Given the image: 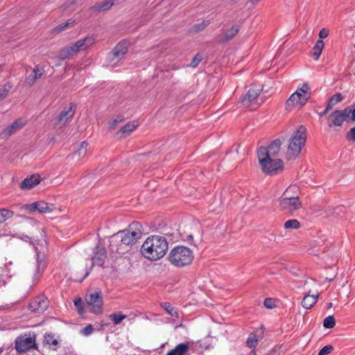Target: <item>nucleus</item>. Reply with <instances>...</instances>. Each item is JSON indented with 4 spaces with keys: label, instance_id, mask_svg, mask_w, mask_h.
<instances>
[{
    "label": "nucleus",
    "instance_id": "c756f323",
    "mask_svg": "<svg viewBox=\"0 0 355 355\" xmlns=\"http://www.w3.org/2000/svg\"><path fill=\"white\" fill-rule=\"evenodd\" d=\"M74 24V21H66L64 23H62L61 24H59L56 27L53 28L51 31V34L55 35L61 33L62 31L66 30L69 27L73 26Z\"/></svg>",
    "mask_w": 355,
    "mask_h": 355
},
{
    "label": "nucleus",
    "instance_id": "864d4df0",
    "mask_svg": "<svg viewBox=\"0 0 355 355\" xmlns=\"http://www.w3.org/2000/svg\"><path fill=\"white\" fill-rule=\"evenodd\" d=\"M275 238H276L275 234H272H272H269L268 237V239L270 241L275 240Z\"/></svg>",
    "mask_w": 355,
    "mask_h": 355
},
{
    "label": "nucleus",
    "instance_id": "9d476101",
    "mask_svg": "<svg viewBox=\"0 0 355 355\" xmlns=\"http://www.w3.org/2000/svg\"><path fill=\"white\" fill-rule=\"evenodd\" d=\"M288 190L284 193V197L279 200V207L281 210L293 212L302 207V202L298 196H288Z\"/></svg>",
    "mask_w": 355,
    "mask_h": 355
},
{
    "label": "nucleus",
    "instance_id": "c03bdc74",
    "mask_svg": "<svg viewBox=\"0 0 355 355\" xmlns=\"http://www.w3.org/2000/svg\"><path fill=\"white\" fill-rule=\"evenodd\" d=\"M334 350V347L331 345H327L323 347L318 354V355H327Z\"/></svg>",
    "mask_w": 355,
    "mask_h": 355
},
{
    "label": "nucleus",
    "instance_id": "49530a36",
    "mask_svg": "<svg viewBox=\"0 0 355 355\" xmlns=\"http://www.w3.org/2000/svg\"><path fill=\"white\" fill-rule=\"evenodd\" d=\"M94 331V327L92 324H88L85 328L80 330V333L84 336H89Z\"/></svg>",
    "mask_w": 355,
    "mask_h": 355
},
{
    "label": "nucleus",
    "instance_id": "9b49d317",
    "mask_svg": "<svg viewBox=\"0 0 355 355\" xmlns=\"http://www.w3.org/2000/svg\"><path fill=\"white\" fill-rule=\"evenodd\" d=\"M349 107H347L342 110H335L332 112L327 118L328 126L329 128L341 126L344 121L349 117Z\"/></svg>",
    "mask_w": 355,
    "mask_h": 355
},
{
    "label": "nucleus",
    "instance_id": "5fc2aeb1",
    "mask_svg": "<svg viewBox=\"0 0 355 355\" xmlns=\"http://www.w3.org/2000/svg\"><path fill=\"white\" fill-rule=\"evenodd\" d=\"M185 240L187 241H193V236L191 234L187 236V239Z\"/></svg>",
    "mask_w": 355,
    "mask_h": 355
},
{
    "label": "nucleus",
    "instance_id": "20e7f679",
    "mask_svg": "<svg viewBox=\"0 0 355 355\" xmlns=\"http://www.w3.org/2000/svg\"><path fill=\"white\" fill-rule=\"evenodd\" d=\"M257 156L263 171L267 175H276L284 170V163L280 159H272L268 156L264 146L258 148Z\"/></svg>",
    "mask_w": 355,
    "mask_h": 355
},
{
    "label": "nucleus",
    "instance_id": "f8f14e48",
    "mask_svg": "<svg viewBox=\"0 0 355 355\" xmlns=\"http://www.w3.org/2000/svg\"><path fill=\"white\" fill-rule=\"evenodd\" d=\"M93 252L94 255L92 257V263L91 268L89 269V270H87L86 272L84 277H86L87 276L89 275L90 271L95 265L101 267L103 266L105 261L107 259V251L105 247L100 245V243H98L94 248Z\"/></svg>",
    "mask_w": 355,
    "mask_h": 355
},
{
    "label": "nucleus",
    "instance_id": "393cba45",
    "mask_svg": "<svg viewBox=\"0 0 355 355\" xmlns=\"http://www.w3.org/2000/svg\"><path fill=\"white\" fill-rule=\"evenodd\" d=\"M324 44L323 40H318L315 46L313 48L312 57L315 60H318L322 53V49H324Z\"/></svg>",
    "mask_w": 355,
    "mask_h": 355
},
{
    "label": "nucleus",
    "instance_id": "f3484780",
    "mask_svg": "<svg viewBox=\"0 0 355 355\" xmlns=\"http://www.w3.org/2000/svg\"><path fill=\"white\" fill-rule=\"evenodd\" d=\"M189 345L188 342L180 343L166 355H190Z\"/></svg>",
    "mask_w": 355,
    "mask_h": 355
},
{
    "label": "nucleus",
    "instance_id": "f257e3e1",
    "mask_svg": "<svg viewBox=\"0 0 355 355\" xmlns=\"http://www.w3.org/2000/svg\"><path fill=\"white\" fill-rule=\"evenodd\" d=\"M142 226L137 221L132 222L128 229L119 231L110 237L109 249L112 252L124 254L128 248L135 244L142 235Z\"/></svg>",
    "mask_w": 355,
    "mask_h": 355
},
{
    "label": "nucleus",
    "instance_id": "37998d69",
    "mask_svg": "<svg viewBox=\"0 0 355 355\" xmlns=\"http://www.w3.org/2000/svg\"><path fill=\"white\" fill-rule=\"evenodd\" d=\"M74 306H76V309L78 310V312L80 314H83L84 312L83 309V302L81 300V298L76 299L74 301Z\"/></svg>",
    "mask_w": 355,
    "mask_h": 355
},
{
    "label": "nucleus",
    "instance_id": "423d86ee",
    "mask_svg": "<svg viewBox=\"0 0 355 355\" xmlns=\"http://www.w3.org/2000/svg\"><path fill=\"white\" fill-rule=\"evenodd\" d=\"M94 42V38L93 37H85L84 39H80L72 45L60 49L58 53L59 58L62 60L70 58L76 55L79 51L87 49Z\"/></svg>",
    "mask_w": 355,
    "mask_h": 355
},
{
    "label": "nucleus",
    "instance_id": "8fccbe9b",
    "mask_svg": "<svg viewBox=\"0 0 355 355\" xmlns=\"http://www.w3.org/2000/svg\"><path fill=\"white\" fill-rule=\"evenodd\" d=\"M35 250L36 253H37V269H39L41 267L42 264L43 258L41 257L40 254L38 252V248L37 247L35 248Z\"/></svg>",
    "mask_w": 355,
    "mask_h": 355
},
{
    "label": "nucleus",
    "instance_id": "0eeeda50",
    "mask_svg": "<svg viewBox=\"0 0 355 355\" xmlns=\"http://www.w3.org/2000/svg\"><path fill=\"white\" fill-rule=\"evenodd\" d=\"M311 88L307 83H304L297 87V89L286 101L285 106L288 110L292 106H303L311 98Z\"/></svg>",
    "mask_w": 355,
    "mask_h": 355
},
{
    "label": "nucleus",
    "instance_id": "412c9836",
    "mask_svg": "<svg viewBox=\"0 0 355 355\" xmlns=\"http://www.w3.org/2000/svg\"><path fill=\"white\" fill-rule=\"evenodd\" d=\"M114 3L112 0H105L101 3H96L92 7L94 12L106 11L111 8Z\"/></svg>",
    "mask_w": 355,
    "mask_h": 355
},
{
    "label": "nucleus",
    "instance_id": "58836bf2",
    "mask_svg": "<svg viewBox=\"0 0 355 355\" xmlns=\"http://www.w3.org/2000/svg\"><path fill=\"white\" fill-rule=\"evenodd\" d=\"M123 117L121 115L116 116L114 119H112L108 123V128L109 129H114L119 123L123 121Z\"/></svg>",
    "mask_w": 355,
    "mask_h": 355
},
{
    "label": "nucleus",
    "instance_id": "79ce46f5",
    "mask_svg": "<svg viewBox=\"0 0 355 355\" xmlns=\"http://www.w3.org/2000/svg\"><path fill=\"white\" fill-rule=\"evenodd\" d=\"M343 99V96L340 93H336L334 94L329 101H331V105H336L340 102H341Z\"/></svg>",
    "mask_w": 355,
    "mask_h": 355
},
{
    "label": "nucleus",
    "instance_id": "72a5a7b5",
    "mask_svg": "<svg viewBox=\"0 0 355 355\" xmlns=\"http://www.w3.org/2000/svg\"><path fill=\"white\" fill-rule=\"evenodd\" d=\"M210 21L209 20H203L201 23L196 24L191 28V32L196 33L203 31L209 26Z\"/></svg>",
    "mask_w": 355,
    "mask_h": 355
},
{
    "label": "nucleus",
    "instance_id": "f03ea898",
    "mask_svg": "<svg viewBox=\"0 0 355 355\" xmlns=\"http://www.w3.org/2000/svg\"><path fill=\"white\" fill-rule=\"evenodd\" d=\"M168 249V243L164 236L152 235L148 237L141 248L142 255L151 261L162 258Z\"/></svg>",
    "mask_w": 355,
    "mask_h": 355
},
{
    "label": "nucleus",
    "instance_id": "a19ab883",
    "mask_svg": "<svg viewBox=\"0 0 355 355\" xmlns=\"http://www.w3.org/2000/svg\"><path fill=\"white\" fill-rule=\"evenodd\" d=\"M202 60V56L200 53H197L191 60L189 66L192 68H196L199 63Z\"/></svg>",
    "mask_w": 355,
    "mask_h": 355
},
{
    "label": "nucleus",
    "instance_id": "5701e85b",
    "mask_svg": "<svg viewBox=\"0 0 355 355\" xmlns=\"http://www.w3.org/2000/svg\"><path fill=\"white\" fill-rule=\"evenodd\" d=\"M160 306L164 309L166 312L173 318H178L179 313L178 309L173 307L169 302H164L160 304Z\"/></svg>",
    "mask_w": 355,
    "mask_h": 355
},
{
    "label": "nucleus",
    "instance_id": "f704fd0d",
    "mask_svg": "<svg viewBox=\"0 0 355 355\" xmlns=\"http://www.w3.org/2000/svg\"><path fill=\"white\" fill-rule=\"evenodd\" d=\"M127 318L126 315L122 314L121 312L114 313L109 315V318L116 325L120 324L123 320Z\"/></svg>",
    "mask_w": 355,
    "mask_h": 355
},
{
    "label": "nucleus",
    "instance_id": "de8ad7c7",
    "mask_svg": "<svg viewBox=\"0 0 355 355\" xmlns=\"http://www.w3.org/2000/svg\"><path fill=\"white\" fill-rule=\"evenodd\" d=\"M263 304L268 309H272L275 306V301L272 298L265 299Z\"/></svg>",
    "mask_w": 355,
    "mask_h": 355
},
{
    "label": "nucleus",
    "instance_id": "603ef678",
    "mask_svg": "<svg viewBox=\"0 0 355 355\" xmlns=\"http://www.w3.org/2000/svg\"><path fill=\"white\" fill-rule=\"evenodd\" d=\"M349 110H350V112H349V117H350V120L352 121H355V106H349Z\"/></svg>",
    "mask_w": 355,
    "mask_h": 355
},
{
    "label": "nucleus",
    "instance_id": "b1692460",
    "mask_svg": "<svg viewBox=\"0 0 355 355\" xmlns=\"http://www.w3.org/2000/svg\"><path fill=\"white\" fill-rule=\"evenodd\" d=\"M45 210H46V214H51L52 212L53 213V216H48V218H50L51 220L59 217L60 214V211H61V210L59 207H56L54 205H53V204L50 205L47 202H46ZM46 218H47V217L46 216Z\"/></svg>",
    "mask_w": 355,
    "mask_h": 355
},
{
    "label": "nucleus",
    "instance_id": "e433bc0d",
    "mask_svg": "<svg viewBox=\"0 0 355 355\" xmlns=\"http://www.w3.org/2000/svg\"><path fill=\"white\" fill-rule=\"evenodd\" d=\"M284 227L285 229H298L300 227V223L297 219H291L285 222Z\"/></svg>",
    "mask_w": 355,
    "mask_h": 355
},
{
    "label": "nucleus",
    "instance_id": "dca6fc26",
    "mask_svg": "<svg viewBox=\"0 0 355 355\" xmlns=\"http://www.w3.org/2000/svg\"><path fill=\"white\" fill-rule=\"evenodd\" d=\"M239 26L233 25L230 30L220 34L217 39L219 43H225L231 40L239 32Z\"/></svg>",
    "mask_w": 355,
    "mask_h": 355
},
{
    "label": "nucleus",
    "instance_id": "7ed1b4c3",
    "mask_svg": "<svg viewBox=\"0 0 355 355\" xmlns=\"http://www.w3.org/2000/svg\"><path fill=\"white\" fill-rule=\"evenodd\" d=\"M306 128L304 125H300L293 134L289 139L288 150L286 157L288 160L296 159L306 141Z\"/></svg>",
    "mask_w": 355,
    "mask_h": 355
},
{
    "label": "nucleus",
    "instance_id": "680f3d73",
    "mask_svg": "<svg viewBox=\"0 0 355 355\" xmlns=\"http://www.w3.org/2000/svg\"><path fill=\"white\" fill-rule=\"evenodd\" d=\"M329 110H330V109H329V107H326V108H325L324 111H325L326 112H328Z\"/></svg>",
    "mask_w": 355,
    "mask_h": 355
},
{
    "label": "nucleus",
    "instance_id": "6e6d98bb",
    "mask_svg": "<svg viewBox=\"0 0 355 355\" xmlns=\"http://www.w3.org/2000/svg\"><path fill=\"white\" fill-rule=\"evenodd\" d=\"M333 106H334V105H331V101L329 100V102H328V104L327 105V107H329L331 110Z\"/></svg>",
    "mask_w": 355,
    "mask_h": 355
},
{
    "label": "nucleus",
    "instance_id": "4468645a",
    "mask_svg": "<svg viewBox=\"0 0 355 355\" xmlns=\"http://www.w3.org/2000/svg\"><path fill=\"white\" fill-rule=\"evenodd\" d=\"M26 125V121L21 118L16 119L10 125L5 128L1 133L0 137L2 139L7 138L21 130Z\"/></svg>",
    "mask_w": 355,
    "mask_h": 355
},
{
    "label": "nucleus",
    "instance_id": "aec40b11",
    "mask_svg": "<svg viewBox=\"0 0 355 355\" xmlns=\"http://www.w3.org/2000/svg\"><path fill=\"white\" fill-rule=\"evenodd\" d=\"M282 144V141L279 139H277L272 141L269 144L268 148L264 147V148L268 152L269 157H276V156H277V155L280 150Z\"/></svg>",
    "mask_w": 355,
    "mask_h": 355
},
{
    "label": "nucleus",
    "instance_id": "052dcab7",
    "mask_svg": "<svg viewBox=\"0 0 355 355\" xmlns=\"http://www.w3.org/2000/svg\"><path fill=\"white\" fill-rule=\"evenodd\" d=\"M331 306H332V303H331V302L328 303V304H327V308H328V309H329V308H331Z\"/></svg>",
    "mask_w": 355,
    "mask_h": 355
},
{
    "label": "nucleus",
    "instance_id": "c85d7f7f",
    "mask_svg": "<svg viewBox=\"0 0 355 355\" xmlns=\"http://www.w3.org/2000/svg\"><path fill=\"white\" fill-rule=\"evenodd\" d=\"M138 124L135 123V121L128 122L125 125H123L119 130V132L124 135L125 136L130 135L137 127Z\"/></svg>",
    "mask_w": 355,
    "mask_h": 355
},
{
    "label": "nucleus",
    "instance_id": "39448f33",
    "mask_svg": "<svg viewBox=\"0 0 355 355\" xmlns=\"http://www.w3.org/2000/svg\"><path fill=\"white\" fill-rule=\"evenodd\" d=\"M168 258L172 265L181 268L190 264L193 259V255L189 248L178 245L170 251Z\"/></svg>",
    "mask_w": 355,
    "mask_h": 355
},
{
    "label": "nucleus",
    "instance_id": "3c124183",
    "mask_svg": "<svg viewBox=\"0 0 355 355\" xmlns=\"http://www.w3.org/2000/svg\"><path fill=\"white\" fill-rule=\"evenodd\" d=\"M344 207L343 206H339L334 208L331 214L338 216L341 212H343Z\"/></svg>",
    "mask_w": 355,
    "mask_h": 355
},
{
    "label": "nucleus",
    "instance_id": "09e8293b",
    "mask_svg": "<svg viewBox=\"0 0 355 355\" xmlns=\"http://www.w3.org/2000/svg\"><path fill=\"white\" fill-rule=\"evenodd\" d=\"M329 35V30L325 28H323L320 30V33H319V37H320V40H323L326 37H327Z\"/></svg>",
    "mask_w": 355,
    "mask_h": 355
},
{
    "label": "nucleus",
    "instance_id": "cd10ccee",
    "mask_svg": "<svg viewBox=\"0 0 355 355\" xmlns=\"http://www.w3.org/2000/svg\"><path fill=\"white\" fill-rule=\"evenodd\" d=\"M42 76V73L39 72L38 69H34L31 73L26 78L25 83L29 86L33 85L35 80Z\"/></svg>",
    "mask_w": 355,
    "mask_h": 355
},
{
    "label": "nucleus",
    "instance_id": "7c9ffc66",
    "mask_svg": "<svg viewBox=\"0 0 355 355\" xmlns=\"http://www.w3.org/2000/svg\"><path fill=\"white\" fill-rule=\"evenodd\" d=\"M46 345H49L50 349L56 350L59 345L58 340L54 338L53 335L46 334Z\"/></svg>",
    "mask_w": 355,
    "mask_h": 355
},
{
    "label": "nucleus",
    "instance_id": "4be33fe9",
    "mask_svg": "<svg viewBox=\"0 0 355 355\" xmlns=\"http://www.w3.org/2000/svg\"><path fill=\"white\" fill-rule=\"evenodd\" d=\"M318 295H309L306 294L302 301V305L306 309H311L318 301Z\"/></svg>",
    "mask_w": 355,
    "mask_h": 355
},
{
    "label": "nucleus",
    "instance_id": "4d7b16f0",
    "mask_svg": "<svg viewBox=\"0 0 355 355\" xmlns=\"http://www.w3.org/2000/svg\"><path fill=\"white\" fill-rule=\"evenodd\" d=\"M327 114V112H326L324 110L322 111V112L319 113V116L321 117V116H324V115H326Z\"/></svg>",
    "mask_w": 355,
    "mask_h": 355
},
{
    "label": "nucleus",
    "instance_id": "13d9d810",
    "mask_svg": "<svg viewBox=\"0 0 355 355\" xmlns=\"http://www.w3.org/2000/svg\"><path fill=\"white\" fill-rule=\"evenodd\" d=\"M249 355H256V352L254 349H252V350L250 351Z\"/></svg>",
    "mask_w": 355,
    "mask_h": 355
},
{
    "label": "nucleus",
    "instance_id": "2f4dec72",
    "mask_svg": "<svg viewBox=\"0 0 355 355\" xmlns=\"http://www.w3.org/2000/svg\"><path fill=\"white\" fill-rule=\"evenodd\" d=\"M40 202H35L30 205H25L22 207V209L29 211V212H35L36 211L40 213L44 212V209L43 207L40 208Z\"/></svg>",
    "mask_w": 355,
    "mask_h": 355
},
{
    "label": "nucleus",
    "instance_id": "1a4fd4ad",
    "mask_svg": "<svg viewBox=\"0 0 355 355\" xmlns=\"http://www.w3.org/2000/svg\"><path fill=\"white\" fill-rule=\"evenodd\" d=\"M85 301L91 307L92 313L96 315L102 313L103 302L100 290L87 293L85 295Z\"/></svg>",
    "mask_w": 355,
    "mask_h": 355
},
{
    "label": "nucleus",
    "instance_id": "6e6552de",
    "mask_svg": "<svg viewBox=\"0 0 355 355\" xmlns=\"http://www.w3.org/2000/svg\"><path fill=\"white\" fill-rule=\"evenodd\" d=\"M76 107V105L73 103H71L68 106L64 107L60 113L51 120L52 125L55 128L63 127L67 122L71 120Z\"/></svg>",
    "mask_w": 355,
    "mask_h": 355
},
{
    "label": "nucleus",
    "instance_id": "4c0bfd02",
    "mask_svg": "<svg viewBox=\"0 0 355 355\" xmlns=\"http://www.w3.org/2000/svg\"><path fill=\"white\" fill-rule=\"evenodd\" d=\"M336 325V320L332 315L327 317L323 322V326L327 329H331Z\"/></svg>",
    "mask_w": 355,
    "mask_h": 355
},
{
    "label": "nucleus",
    "instance_id": "a18cd8bd",
    "mask_svg": "<svg viewBox=\"0 0 355 355\" xmlns=\"http://www.w3.org/2000/svg\"><path fill=\"white\" fill-rule=\"evenodd\" d=\"M345 138L348 141H355V127L352 128L345 135Z\"/></svg>",
    "mask_w": 355,
    "mask_h": 355
},
{
    "label": "nucleus",
    "instance_id": "a878e982",
    "mask_svg": "<svg viewBox=\"0 0 355 355\" xmlns=\"http://www.w3.org/2000/svg\"><path fill=\"white\" fill-rule=\"evenodd\" d=\"M88 146V143L86 141H82L80 144H78V148L75 150L73 154V157H85L87 154V147Z\"/></svg>",
    "mask_w": 355,
    "mask_h": 355
},
{
    "label": "nucleus",
    "instance_id": "bb28decb",
    "mask_svg": "<svg viewBox=\"0 0 355 355\" xmlns=\"http://www.w3.org/2000/svg\"><path fill=\"white\" fill-rule=\"evenodd\" d=\"M44 300L42 297H37L33 299L28 305L29 309L33 313H36L39 311L40 308L42 306V302H44Z\"/></svg>",
    "mask_w": 355,
    "mask_h": 355
},
{
    "label": "nucleus",
    "instance_id": "2eb2a0df",
    "mask_svg": "<svg viewBox=\"0 0 355 355\" xmlns=\"http://www.w3.org/2000/svg\"><path fill=\"white\" fill-rule=\"evenodd\" d=\"M41 181L40 176L39 175H32L30 177L25 178L20 183V189L21 190H30L35 186L37 185Z\"/></svg>",
    "mask_w": 355,
    "mask_h": 355
},
{
    "label": "nucleus",
    "instance_id": "ddd939ff",
    "mask_svg": "<svg viewBox=\"0 0 355 355\" xmlns=\"http://www.w3.org/2000/svg\"><path fill=\"white\" fill-rule=\"evenodd\" d=\"M35 340L32 337H26V336H21L15 340V349L19 353H24L26 351L35 347Z\"/></svg>",
    "mask_w": 355,
    "mask_h": 355
},
{
    "label": "nucleus",
    "instance_id": "ea45409f",
    "mask_svg": "<svg viewBox=\"0 0 355 355\" xmlns=\"http://www.w3.org/2000/svg\"><path fill=\"white\" fill-rule=\"evenodd\" d=\"M11 88V85L8 83L6 84L3 88L0 89V101H3L8 95V93L9 92L10 89Z\"/></svg>",
    "mask_w": 355,
    "mask_h": 355
},
{
    "label": "nucleus",
    "instance_id": "c9c22d12",
    "mask_svg": "<svg viewBox=\"0 0 355 355\" xmlns=\"http://www.w3.org/2000/svg\"><path fill=\"white\" fill-rule=\"evenodd\" d=\"M258 343V338L257 334L251 333L249 334L246 341L247 346L250 349H254Z\"/></svg>",
    "mask_w": 355,
    "mask_h": 355
},
{
    "label": "nucleus",
    "instance_id": "a211bd4d",
    "mask_svg": "<svg viewBox=\"0 0 355 355\" xmlns=\"http://www.w3.org/2000/svg\"><path fill=\"white\" fill-rule=\"evenodd\" d=\"M261 91V89L259 88L251 87L248 91L246 94L241 98V102L243 105L248 104L250 102L254 101V99H256L257 98V96L259 95Z\"/></svg>",
    "mask_w": 355,
    "mask_h": 355
},
{
    "label": "nucleus",
    "instance_id": "473e14b6",
    "mask_svg": "<svg viewBox=\"0 0 355 355\" xmlns=\"http://www.w3.org/2000/svg\"><path fill=\"white\" fill-rule=\"evenodd\" d=\"M14 212L10 209L6 208L0 209V224L12 218Z\"/></svg>",
    "mask_w": 355,
    "mask_h": 355
},
{
    "label": "nucleus",
    "instance_id": "bf43d9fd",
    "mask_svg": "<svg viewBox=\"0 0 355 355\" xmlns=\"http://www.w3.org/2000/svg\"><path fill=\"white\" fill-rule=\"evenodd\" d=\"M252 3H258L260 0H250Z\"/></svg>",
    "mask_w": 355,
    "mask_h": 355
},
{
    "label": "nucleus",
    "instance_id": "6ab92c4d",
    "mask_svg": "<svg viewBox=\"0 0 355 355\" xmlns=\"http://www.w3.org/2000/svg\"><path fill=\"white\" fill-rule=\"evenodd\" d=\"M128 51V44L123 41L119 42L112 50V55L114 59L119 60L123 55H124Z\"/></svg>",
    "mask_w": 355,
    "mask_h": 355
}]
</instances>
